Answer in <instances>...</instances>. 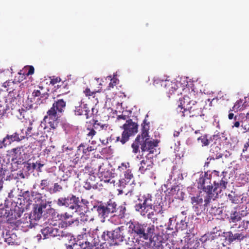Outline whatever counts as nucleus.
I'll return each mask as SVG.
<instances>
[{
  "mask_svg": "<svg viewBox=\"0 0 249 249\" xmlns=\"http://www.w3.org/2000/svg\"><path fill=\"white\" fill-rule=\"evenodd\" d=\"M199 94L192 89L177 102V111L181 113V117L189 115L190 118L202 115V105L198 102Z\"/></svg>",
  "mask_w": 249,
  "mask_h": 249,
  "instance_id": "f257e3e1",
  "label": "nucleus"
},
{
  "mask_svg": "<svg viewBox=\"0 0 249 249\" xmlns=\"http://www.w3.org/2000/svg\"><path fill=\"white\" fill-rule=\"evenodd\" d=\"M152 196L151 195L148 194L144 195L138 198L139 202L135 205V209L140 214L144 217L150 219L154 223H157L158 218L156 215H159V217L161 218V220H164V211L162 208L156 212L155 207L153 205L152 201Z\"/></svg>",
  "mask_w": 249,
  "mask_h": 249,
  "instance_id": "f03ea898",
  "label": "nucleus"
},
{
  "mask_svg": "<svg viewBox=\"0 0 249 249\" xmlns=\"http://www.w3.org/2000/svg\"><path fill=\"white\" fill-rule=\"evenodd\" d=\"M225 174L227 172H222L221 175L223 176L219 182L214 181L213 186L211 183L212 175L208 173L205 172L204 174H201L198 179V188L202 189L206 194L209 195L217 197L218 195L225 190L228 183V179L225 177Z\"/></svg>",
  "mask_w": 249,
  "mask_h": 249,
  "instance_id": "7ed1b4c3",
  "label": "nucleus"
},
{
  "mask_svg": "<svg viewBox=\"0 0 249 249\" xmlns=\"http://www.w3.org/2000/svg\"><path fill=\"white\" fill-rule=\"evenodd\" d=\"M66 107V102L62 99H57L54 101L52 107L47 111L43 121L48 122L51 129L55 130L58 126L59 118L64 114Z\"/></svg>",
  "mask_w": 249,
  "mask_h": 249,
  "instance_id": "20e7f679",
  "label": "nucleus"
},
{
  "mask_svg": "<svg viewBox=\"0 0 249 249\" xmlns=\"http://www.w3.org/2000/svg\"><path fill=\"white\" fill-rule=\"evenodd\" d=\"M129 229L134 236L144 240H151L154 237L156 231L153 224L138 222L129 223Z\"/></svg>",
  "mask_w": 249,
  "mask_h": 249,
  "instance_id": "39448f33",
  "label": "nucleus"
},
{
  "mask_svg": "<svg viewBox=\"0 0 249 249\" xmlns=\"http://www.w3.org/2000/svg\"><path fill=\"white\" fill-rule=\"evenodd\" d=\"M97 244L90 233H85L78 235L76 243L67 246V249H93Z\"/></svg>",
  "mask_w": 249,
  "mask_h": 249,
  "instance_id": "423d86ee",
  "label": "nucleus"
},
{
  "mask_svg": "<svg viewBox=\"0 0 249 249\" xmlns=\"http://www.w3.org/2000/svg\"><path fill=\"white\" fill-rule=\"evenodd\" d=\"M215 198V196H212L211 193L209 195L206 194L204 197V201L202 197L200 196L192 197L191 202L193 205V208L196 214H200L205 211L211 200H214Z\"/></svg>",
  "mask_w": 249,
  "mask_h": 249,
  "instance_id": "0eeeda50",
  "label": "nucleus"
},
{
  "mask_svg": "<svg viewBox=\"0 0 249 249\" xmlns=\"http://www.w3.org/2000/svg\"><path fill=\"white\" fill-rule=\"evenodd\" d=\"M78 197L75 196L71 195L67 197H61L58 199L57 204L59 206H65L69 209L76 212L78 210H82L84 206H81Z\"/></svg>",
  "mask_w": 249,
  "mask_h": 249,
  "instance_id": "6e6552de",
  "label": "nucleus"
},
{
  "mask_svg": "<svg viewBox=\"0 0 249 249\" xmlns=\"http://www.w3.org/2000/svg\"><path fill=\"white\" fill-rule=\"evenodd\" d=\"M122 128L124 131L122 134L121 142L124 144L129 140L130 136L138 132V125L137 123L133 122L132 119H129L126 121Z\"/></svg>",
  "mask_w": 249,
  "mask_h": 249,
  "instance_id": "1a4fd4ad",
  "label": "nucleus"
},
{
  "mask_svg": "<svg viewBox=\"0 0 249 249\" xmlns=\"http://www.w3.org/2000/svg\"><path fill=\"white\" fill-rule=\"evenodd\" d=\"M15 163L18 165L17 168L19 170L18 175L20 178H25L32 172L31 163L29 161H23V159L19 158Z\"/></svg>",
  "mask_w": 249,
  "mask_h": 249,
  "instance_id": "9d476101",
  "label": "nucleus"
},
{
  "mask_svg": "<svg viewBox=\"0 0 249 249\" xmlns=\"http://www.w3.org/2000/svg\"><path fill=\"white\" fill-rule=\"evenodd\" d=\"M159 142V141L158 140L146 139L140 143L142 152L146 151L149 154H154L156 151L155 148L158 146Z\"/></svg>",
  "mask_w": 249,
  "mask_h": 249,
  "instance_id": "9b49d317",
  "label": "nucleus"
},
{
  "mask_svg": "<svg viewBox=\"0 0 249 249\" xmlns=\"http://www.w3.org/2000/svg\"><path fill=\"white\" fill-rule=\"evenodd\" d=\"M249 213L246 210L237 211L236 209L232 210L230 213L229 217V222L230 223H234L231 228H234L236 226L237 222L240 221L243 217L248 215Z\"/></svg>",
  "mask_w": 249,
  "mask_h": 249,
  "instance_id": "f8f14e48",
  "label": "nucleus"
},
{
  "mask_svg": "<svg viewBox=\"0 0 249 249\" xmlns=\"http://www.w3.org/2000/svg\"><path fill=\"white\" fill-rule=\"evenodd\" d=\"M32 96L37 105L47 104L49 94L46 92H42L40 90H34Z\"/></svg>",
  "mask_w": 249,
  "mask_h": 249,
  "instance_id": "ddd939ff",
  "label": "nucleus"
},
{
  "mask_svg": "<svg viewBox=\"0 0 249 249\" xmlns=\"http://www.w3.org/2000/svg\"><path fill=\"white\" fill-rule=\"evenodd\" d=\"M23 213L19 207H15L13 209L8 210L7 221L9 223H14V221L20 217Z\"/></svg>",
  "mask_w": 249,
  "mask_h": 249,
  "instance_id": "4468645a",
  "label": "nucleus"
},
{
  "mask_svg": "<svg viewBox=\"0 0 249 249\" xmlns=\"http://www.w3.org/2000/svg\"><path fill=\"white\" fill-rule=\"evenodd\" d=\"M142 131L141 134L138 135L136 139L137 141H144L146 139H150L148 134L149 130V123L146 122V120L144 119L142 124Z\"/></svg>",
  "mask_w": 249,
  "mask_h": 249,
  "instance_id": "2eb2a0df",
  "label": "nucleus"
},
{
  "mask_svg": "<svg viewBox=\"0 0 249 249\" xmlns=\"http://www.w3.org/2000/svg\"><path fill=\"white\" fill-rule=\"evenodd\" d=\"M25 138L24 135H20L17 132L14 133L11 135H7L3 139L2 143L4 146L10 145L12 142L15 141H20Z\"/></svg>",
  "mask_w": 249,
  "mask_h": 249,
  "instance_id": "dca6fc26",
  "label": "nucleus"
},
{
  "mask_svg": "<svg viewBox=\"0 0 249 249\" xmlns=\"http://www.w3.org/2000/svg\"><path fill=\"white\" fill-rule=\"evenodd\" d=\"M153 165L152 160L146 156L140 163L139 171L141 174H144L146 171L151 170Z\"/></svg>",
  "mask_w": 249,
  "mask_h": 249,
  "instance_id": "f3484780",
  "label": "nucleus"
},
{
  "mask_svg": "<svg viewBox=\"0 0 249 249\" xmlns=\"http://www.w3.org/2000/svg\"><path fill=\"white\" fill-rule=\"evenodd\" d=\"M163 88L166 93L170 95H172L177 90L178 87L176 82H173L168 79H166L163 82Z\"/></svg>",
  "mask_w": 249,
  "mask_h": 249,
  "instance_id": "a211bd4d",
  "label": "nucleus"
},
{
  "mask_svg": "<svg viewBox=\"0 0 249 249\" xmlns=\"http://www.w3.org/2000/svg\"><path fill=\"white\" fill-rule=\"evenodd\" d=\"M124 227L121 226L115 229L112 231V243L117 244L118 242H122L123 241L124 236L122 231L124 230Z\"/></svg>",
  "mask_w": 249,
  "mask_h": 249,
  "instance_id": "6ab92c4d",
  "label": "nucleus"
},
{
  "mask_svg": "<svg viewBox=\"0 0 249 249\" xmlns=\"http://www.w3.org/2000/svg\"><path fill=\"white\" fill-rule=\"evenodd\" d=\"M85 96L90 99L94 104L98 103V98L96 96L97 93L99 92V90H94L91 91L89 88H87L83 91Z\"/></svg>",
  "mask_w": 249,
  "mask_h": 249,
  "instance_id": "aec40b11",
  "label": "nucleus"
},
{
  "mask_svg": "<svg viewBox=\"0 0 249 249\" xmlns=\"http://www.w3.org/2000/svg\"><path fill=\"white\" fill-rule=\"evenodd\" d=\"M248 236V234H244L243 232H237L235 234H233L231 231L228 232V238L230 242H233L236 240H243Z\"/></svg>",
  "mask_w": 249,
  "mask_h": 249,
  "instance_id": "412c9836",
  "label": "nucleus"
},
{
  "mask_svg": "<svg viewBox=\"0 0 249 249\" xmlns=\"http://www.w3.org/2000/svg\"><path fill=\"white\" fill-rule=\"evenodd\" d=\"M246 102H244V100L242 99H239L237 100L234 104V106L232 107V108H230L229 110V112L234 111L235 112H237L238 111H240L244 110L246 107Z\"/></svg>",
  "mask_w": 249,
  "mask_h": 249,
  "instance_id": "4be33fe9",
  "label": "nucleus"
},
{
  "mask_svg": "<svg viewBox=\"0 0 249 249\" xmlns=\"http://www.w3.org/2000/svg\"><path fill=\"white\" fill-rule=\"evenodd\" d=\"M43 213V210L39 205L36 204L34 205V209L33 212L31 214V216L29 217V219L32 217L36 220H39L42 216Z\"/></svg>",
  "mask_w": 249,
  "mask_h": 249,
  "instance_id": "5701e85b",
  "label": "nucleus"
},
{
  "mask_svg": "<svg viewBox=\"0 0 249 249\" xmlns=\"http://www.w3.org/2000/svg\"><path fill=\"white\" fill-rule=\"evenodd\" d=\"M56 90L61 94H66L70 92L69 87L68 85V81L65 80L62 81L60 84H58L56 86Z\"/></svg>",
  "mask_w": 249,
  "mask_h": 249,
  "instance_id": "b1692460",
  "label": "nucleus"
},
{
  "mask_svg": "<svg viewBox=\"0 0 249 249\" xmlns=\"http://www.w3.org/2000/svg\"><path fill=\"white\" fill-rule=\"evenodd\" d=\"M92 126L96 131L100 132L102 130H107L108 125L99 122L98 120H94Z\"/></svg>",
  "mask_w": 249,
  "mask_h": 249,
  "instance_id": "393cba45",
  "label": "nucleus"
},
{
  "mask_svg": "<svg viewBox=\"0 0 249 249\" xmlns=\"http://www.w3.org/2000/svg\"><path fill=\"white\" fill-rule=\"evenodd\" d=\"M42 196H41V195L38 193L37 194V196L35 199H37V201H35L36 203V204L39 205V206L43 210L46 209L48 204L51 203V202H49V201H47L46 199H42Z\"/></svg>",
  "mask_w": 249,
  "mask_h": 249,
  "instance_id": "a878e982",
  "label": "nucleus"
},
{
  "mask_svg": "<svg viewBox=\"0 0 249 249\" xmlns=\"http://www.w3.org/2000/svg\"><path fill=\"white\" fill-rule=\"evenodd\" d=\"M33 108V105H29L27 107L23 106L21 109H18V112L20 114V119L22 118L26 119L29 114L28 110Z\"/></svg>",
  "mask_w": 249,
  "mask_h": 249,
  "instance_id": "bb28decb",
  "label": "nucleus"
},
{
  "mask_svg": "<svg viewBox=\"0 0 249 249\" xmlns=\"http://www.w3.org/2000/svg\"><path fill=\"white\" fill-rule=\"evenodd\" d=\"M198 142L200 141L202 146H208L211 142V138L206 134L202 135L197 138Z\"/></svg>",
  "mask_w": 249,
  "mask_h": 249,
  "instance_id": "cd10ccee",
  "label": "nucleus"
},
{
  "mask_svg": "<svg viewBox=\"0 0 249 249\" xmlns=\"http://www.w3.org/2000/svg\"><path fill=\"white\" fill-rule=\"evenodd\" d=\"M245 119V114L244 113H237L235 115L234 118L235 123L232 126V127H235L238 128L240 126V123H243V120Z\"/></svg>",
  "mask_w": 249,
  "mask_h": 249,
  "instance_id": "c85d7f7f",
  "label": "nucleus"
},
{
  "mask_svg": "<svg viewBox=\"0 0 249 249\" xmlns=\"http://www.w3.org/2000/svg\"><path fill=\"white\" fill-rule=\"evenodd\" d=\"M116 207V204L111 200H109L107 202V205L105 206L106 209L108 214L110 213L116 212L117 210Z\"/></svg>",
  "mask_w": 249,
  "mask_h": 249,
  "instance_id": "c756f323",
  "label": "nucleus"
},
{
  "mask_svg": "<svg viewBox=\"0 0 249 249\" xmlns=\"http://www.w3.org/2000/svg\"><path fill=\"white\" fill-rule=\"evenodd\" d=\"M52 226L50 225L41 230V233L43 239H47L52 237Z\"/></svg>",
  "mask_w": 249,
  "mask_h": 249,
  "instance_id": "7c9ffc66",
  "label": "nucleus"
},
{
  "mask_svg": "<svg viewBox=\"0 0 249 249\" xmlns=\"http://www.w3.org/2000/svg\"><path fill=\"white\" fill-rule=\"evenodd\" d=\"M17 236L15 234H6L5 241L7 242L9 245L14 244L15 243H17Z\"/></svg>",
  "mask_w": 249,
  "mask_h": 249,
  "instance_id": "2f4dec72",
  "label": "nucleus"
},
{
  "mask_svg": "<svg viewBox=\"0 0 249 249\" xmlns=\"http://www.w3.org/2000/svg\"><path fill=\"white\" fill-rule=\"evenodd\" d=\"M67 236V234L65 231H63L60 229L55 228L52 226V237H55V236Z\"/></svg>",
  "mask_w": 249,
  "mask_h": 249,
  "instance_id": "473e14b6",
  "label": "nucleus"
},
{
  "mask_svg": "<svg viewBox=\"0 0 249 249\" xmlns=\"http://www.w3.org/2000/svg\"><path fill=\"white\" fill-rule=\"evenodd\" d=\"M82 148H83V153L86 155H89L90 152L95 150L94 148L91 146H88L87 147L85 148V145L83 143H81L79 145V146L78 147V150L80 151Z\"/></svg>",
  "mask_w": 249,
  "mask_h": 249,
  "instance_id": "72a5a7b5",
  "label": "nucleus"
},
{
  "mask_svg": "<svg viewBox=\"0 0 249 249\" xmlns=\"http://www.w3.org/2000/svg\"><path fill=\"white\" fill-rule=\"evenodd\" d=\"M14 86V82L9 80L8 81H6L5 82L3 83L2 86L5 89V90L7 92L10 93L14 89V88H13Z\"/></svg>",
  "mask_w": 249,
  "mask_h": 249,
  "instance_id": "f704fd0d",
  "label": "nucleus"
},
{
  "mask_svg": "<svg viewBox=\"0 0 249 249\" xmlns=\"http://www.w3.org/2000/svg\"><path fill=\"white\" fill-rule=\"evenodd\" d=\"M112 232L109 231H104L101 235V239L103 241H107L112 243Z\"/></svg>",
  "mask_w": 249,
  "mask_h": 249,
  "instance_id": "c9c22d12",
  "label": "nucleus"
},
{
  "mask_svg": "<svg viewBox=\"0 0 249 249\" xmlns=\"http://www.w3.org/2000/svg\"><path fill=\"white\" fill-rule=\"evenodd\" d=\"M23 74L29 76L34 74L35 71L34 67L33 66H26L23 69Z\"/></svg>",
  "mask_w": 249,
  "mask_h": 249,
  "instance_id": "e433bc0d",
  "label": "nucleus"
},
{
  "mask_svg": "<svg viewBox=\"0 0 249 249\" xmlns=\"http://www.w3.org/2000/svg\"><path fill=\"white\" fill-rule=\"evenodd\" d=\"M97 211L99 214V215H101L103 217H107L108 216V214L106 209L105 206L100 205L98 206Z\"/></svg>",
  "mask_w": 249,
  "mask_h": 249,
  "instance_id": "4c0bfd02",
  "label": "nucleus"
},
{
  "mask_svg": "<svg viewBox=\"0 0 249 249\" xmlns=\"http://www.w3.org/2000/svg\"><path fill=\"white\" fill-rule=\"evenodd\" d=\"M63 190V187L58 183H55L53 184V188H50L49 192L51 194H55L57 192H60Z\"/></svg>",
  "mask_w": 249,
  "mask_h": 249,
  "instance_id": "58836bf2",
  "label": "nucleus"
},
{
  "mask_svg": "<svg viewBox=\"0 0 249 249\" xmlns=\"http://www.w3.org/2000/svg\"><path fill=\"white\" fill-rule=\"evenodd\" d=\"M141 142V141H137V140L135 139L134 142L131 144V147L132 148V152L136 154L138 153V152H140V145Z\"/></svg>",
  "mask_w": 249,
  "mask_h": 249,
  "instance_id": "ea45409f",
  "label": "nucleus"
},
{
  "mask_svg": "<svg viewBox=\"0 0 249 249\" xmlns=\"http://www.w3.org/2000/svg\"><path fill=\"white\" fill-rule=\"evenodd\" d=\"M228 199L231 203L234 204H237L239 202V196L235 194V193L231 192V194H230L228 195Z\"/></svg>",
  "mask_w": 249,
  "mask_h": 249,
  "instance_id": "a19ab883",
  "label": "nucleus"
},
{
  "mask_svg": "<svg viewBox=\"0 0 249 249\" xmlns=\"http://www.w3.org/2000/svg\"><path fill=\"white\" fill-rule=\"evenodd\" d=\"M187 227V223L185 220H181L179 222L176 224V229L177 231L185 230Z\"/></svg>",
  "mask_w": 249,
  "mask_h": 249,
  "instance_id": "79ce46f5",
  "label": "nucleus"
},
{
  "mask_svg": "<svg viewBox=\"0 0 249 249\" xmlns=\"http://www.w3.org/2000/svg\"><path fill=\"white\" fill-rule=\"evenodd\" d=\"M50 185V180L48 179H44L41 180L40 186L41 190H48L49 191V187Z\"/></svg>",
  "mask_w": 249,
  "mask_h": 249,
  "instance_id": "37998d69",
  "label": "nucleus"
},
{
  "mask_svg": "<svg viewBox=\"0 0 249 249\" xmlns=\"http://www.w3.org/2000/svg\"><path fill=\"white\" fill-rule=\"evenodd\" d=\"M164 80H161L158 77H154L153 79V85L157 88H159L160 87L164 86Z\"/></svg>",
  "mask_w": 249,
  "mask_h": 249,
  "instance_id": "c03bdc74",
  "label": "nucleus"
},
{
  "mask_svg": "<svg viewBox=\"0 0 249 249\" xmlns=\"http://www.w3.org/2000/svg\"><path fill=\"white\" fill-rule=\"evenodd\" d=\"M125 181L129 182L133 178V175L132 173L131 169H128L124 173Z\"/></svg>",
  "mask_w": 249,
  "mask_h": 249,
  "instance_id": "a18cd8bd",
  "label": "nucleus"
},
{
  "mask_svg": "<svg viewBox=\"0 0 249 249\" xmlns=\"http://www.w3.org/2000/svg\"><path fill=\"white\" fill-rule=\"evenodd\" d=\"M130 164L129 162H123L121 165L118 167V170L121 172L124 173L127 169H130Z\"/></svg>",
  "mask_w": 249,
  "mask_h": 249,
  "instance_id": "49530a36",
  "label": "nucleus"
},
{
  "mask_svg": "<svg viewBox=\"0 0 249 249\" xmlns=\"http://www.w3.org/2000/svg\"><path fill=\"white\" fill-rule=\"evenodd\" d=\"M35 192H33L31 193L28 191H25L22 193V196L24 199H26L27 202L32 201L31 200V196L33 197L34 196Z\"/></svg>",
  "mask_w": 249,
  "mask_h": 249,
  "instance_id": "de8ad7c7",
  "label": "nucleus"
},
{
  "mask_svg": "<svg viewBox=\"0 0 249 249\" xmlns=\"http://www.w3.org/2000/svg\"><path fill=\"white\" fill-rule=\"evenodd\" d=\"M33 122H29V125L27 127L25 131V137L28 138V137H31L33 134Z\"/></svg>",
  "mask_w": 249,
  "mask_h": 249,
  "instance_id": "09e8293b",
  "label": "nucleus"
},
{
  "mask_svg": "<svg viewBox=\"0 0 249 249\" xmlns=\"http://www.w3.org/2000/svg\"><path fill=\"white\" fill-rule=\"evenodd\" d=\"M23 151V147H17L16 148H13L12 149V152L15 154L14 157H15V159H16L18 156L20 155L22 152Z\"/></svg>",
  "mask_w": 249,
  "mask_h": 249,
  "instance_id": "8fccbe9b",
  "label": "nucleus"
},
{
  "mask_svg": "<svg viewBox=\"0 0 249 249\" xmlns=\"http://www.w3.org/2000/svg\"><path fill=\"white\" fill-rule=\"evenodd\" d=\"M106 174L110 175L111 173L107 172L106 173ZM105 174H106V173H103L102 174V177H104V178H105V179H104L105 182H109L110 183H112V184H114L116 181H115V179H114V178L113 177H109L108 178H107V176L106 177Z\"/></svg>",
  "mask_w": 249,
  "mask_h": 249,
  "instance_id": "3c124183",
  "label": "nucleus"
},
{
  "mask_svg": "<svg viewBox=\"0 0 249 249\" xmlns=\"http://www.w3.org/2000/svg\"><path fill=\"white\" fill-rule=\"evenodd\" d=\"M151 241V244L153 246V249H163V246L160 241L156 242L153 241L152 239L150 240Z\"/></svg>",
  "mask_w": 249,
  "mask_h": 249,
  "instance_id": "603ef678",
  "label": "nucleus"
},
{
  "mask_svg": "<svg viewBox=\"0 0 249 249\" xmlns=\"http://www.w3.org/2000/svg\"><path fill=\"white\" fill-rule=\"evenodd\" d=\"M88 132L87 133V137L92 139L96 134V131L94 129L93 127L91 128H87Z\"/></svg>",
  "mask_w": 249,
  "mask_h": 249,
  "instance_id": "864d4df0",
  "label": "nucleus"
},
{
  "mask_svg": "<svg viewBox=\"0 0 249 249\" xmlns=\"http://www.w3.org/2000/svg\"><path fill=\"white\" fill-rule=\"evenodd\" d=\"M81 201H82L81 202H80L79 204L81 206H84L85 207V208L83 207V209L82 210H81V209L80 210H78L77 211V212H79L80 213H83L84 212H86V211L87 210V207L86 204L87 203H88V202L86 200L83 199L81 200Z\"/></svg>",
  "mask_w": 249,
  "mask_h": 249,
  "instance_id": "5fc2aeb1",
  "label": "nucleus"
},
{
  "mask_svg": "<svg viewBox=\"0 0 249 249\" xmlns=\"http://www.w3.org/2000/svg\"><path fill=\"white\" fill-rule=\"evenodd\" d=\"M8 210L3 208L0 209V218H2L7 220Z\"/></svg>",
  "mask_w": 249,
  "mask_h": 249,
  "instance_id": "6e6d98bb",
  "label": "nucleus"
},
{
  "mask_svg": "<svg viewBox=\"0 0 249 249\" xmlns=\"http://www.w3.org/2000/svg\"><path fill=\"white\" fill-rule=\"evenodd\" d=\"M34 137V138L37 141H41V139H40L39 138H42L43 136V134L41 132L37 131V132L33 133V135H32Z\"/></svg>",
  "mask_w": 249,
  "mask_h": 249,
  "instance_id": "4d7b16f0",
  "label": "nucleus"
},
{
  "mask_svg": "<svg viewBox=\"0 0 249 249\" xmlns=\"http://www.w3.org/2000/svg\"><path fill=\"white\" fill-rule=\"evenodd\" d=\"M61 79L59 77H53V78H52L51 79V81H50V84L53 85H54L55 84H56V83H58V84H60L61 83Z\"/></svg>",
  "mask_w": 249,
  "mask_h": 249,
  "instance_id": "13d9d810",
  "label": "nucleus"
},
{
  "mask_svg": "<svg viewBox=\"0 0 249 249\" xmlns=\"http://www.w3.org/2000/svg\"><path fill=\"white\" fill-rule=\"evenodd\" d=\"M118 81V80L115 77L111 79V82L109 84V87L110 88H113V87L117 84Z\"/></svg>",
  "mask_w": 249,
  "mask_h": 249,
  "instance_id": "bf43d9fd",
  "label": "nucleus"
},
{
  "mask_svg": "<svg viewBox=\"0 0 249 249\" xmlns=\"http://www.w3.org/2000/svg\"><path fill=\"white\" fill-rule=\"evenodd\" d=\"M118 209H119L120 211V213H119V215L121 216H124V214L126 211L125 207L124 206H121Z\"/></svg>",
  "mask_w": 249,
  "mask_h": 249,
  "instance_id": "052dcab7",
  "label": "nucleus"
},
{
  "mask_svg": "<svg viewBox=\"0 0 249 249\" xmlns=\"http://www.w3.org/2000/svg\"><path fill=\"white\" fill-rule=\"evenodd\" d=\"M6 112V109L0 105V119H1Z\"/></svg>",
  "mask_w": 249,
  "mask_h": 249,
  "instance_id": "680f3d73",
  "label": "nucleus"
},
{
  "mask_svg": "<svg viewBox=\"0 0 249 249\" xmlns=\"http://www.w3.org/2000/svg\"><path fill=\"white\" fill-rule=\"evenodd\" d=\"M241 127L246 131V132L249 131V124H247L245 122L244 123L243 122L241 124Z\"/></svg>",
  "mask_w": 249,
  "mask_h": 249,
  "instance_id": "e2e57ef3",
  "label": "nucleus"
},
{
  "mask_svg": "<svg viewBox=\"0 0 249 249\" xmlns=\"http://www.w3.org/2000/svg\"><path fill=\"white\" fill-rule=\"evenodd\" d=\"M74 111L75 115H81L83 113V110L80 107H76Z\"/></svg>",
  "mask_w": 249,
  "mask_h": 249,
  "instance_id": "0e129e2a",
  "label": "nucleus"
},
{
  "mask_svg": "<svg viewBox=\"0 0 249 249\" xmlns=\"http://www.w3.org/2000/svg\"><path fill=\"white\" fill-rule=\"evenodd\" d=\"M96 242H97V245H96L95 247H94L93 249H108V248L107 247H105L103 245H100L99 246H98L99 245V243L97 242V240L96 239Z\"/></svg>",
  "mask_w": 249,
  "mask_h": 249,
  "instance_id": "69168bd1",
  "label": "nucleus"
},
{
  "mask_svg": "<svg viewBox=\"0 0 249 249\" xmlns=\"http://www.w3.org/2000/svg\"><path fill=\"white\" fill-rule=\"evenodd\" d=\"M182 249H196V248L193 246L192 245L190 244H186L183 247Z\"/></svg>",
  "mask_w": 249,
  "mask_h": 249,
  "instance_id": "338daca9",
  "label": "nucleus"
},
{
  "mask_svg": "<svg viewBox=\"0 0 249 249\" xmlns=\"http://www.w3.org/2000/svg\"><path fill=\"white\" fill-rule=\"evenodd\" d=\"M249 147V139L248 140V141L245 143L244 147L243 148V152H245L248 150V148Z\"/></svg>",
  "mask_w": 249,
  "mask_h": 249,
  "instance_id": "774afa93",
  "label": "nucleus"
}]
</instances>
